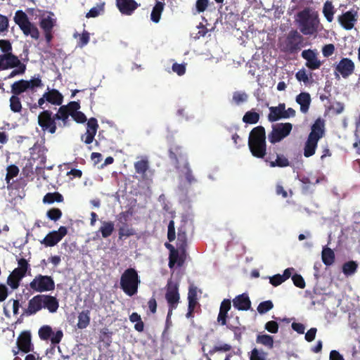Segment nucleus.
I'll return each instance as SVG.
<instances>
[{"label":"nucleus","mask_w":360,"mask_h":360,"mask_svg":"<svg viewBox=\"0 0 360 360\" xmlns=\"http://www.w3.org/2000/svg\"><path fill=\"white\" fill-rule=\"evenodd\" d=\"M309 7L299 11L295 18L297 27L302 35L316 36L320 25V20L317 15L311 13Z\"/></svg>","instance_id":"1"},{"label":"nucleus","mask_w":360,"mask_h":360,"mask_svg":"<svg viewBox=\"0 0 360 360\" xmlns=\"http://www.w3.org/2000/svg\"><path fill=\"white\" fill-rule=\"evenodd\" d=\"M280 49L283 52L295 54L307 45L304 36L297 30H291L283 40L279 42Z\"/></svg>","instance_id":"2"},{"label":"nucleus","mask_w":360,"mask_h":360,"mask_svg":"<svg viewBox=\"0 0 360 360\" xmlns=\"http://www.w3.org/2000/svg\"><path fill=\"white\" fill-rule=\"evenodd\" d=\"M140 283L138 273L134 268L127 269L120 277V288L126 295L130 297L137 293Z\"/></svg>","instance_id":"3"},{"label":"nucleus","mask_w":360,"mask_h":360,"mask_svg":"<svg viewBox=\"0 0 360 360\" xmlns=\"http://www.w3.org/2000/svg\"><path fill=\"white\" fill-rule=\"evenodd\" d=\"M0 49L4 53L0 55V70L11 69L18 64L19 58L12 53V46L8 40H0Z\"/></svg>","instance_id":"4"},{"label":"nucleus","mask_w":360,"mask_h":360,"mask_svg":"<svg viewBox=\"0 0 360 360\" xmlns=\"http://www.w3.org/2000/svg\"><path fill=\"white\" fill-rule=\"evenodd\" d=\"M14 21L19 26L25 35H30L31 37L34 39H39V32L38 28L29 20L25 12L21 10L17 11L15 13Z\"/></svg>","instance_id":"5"},{"label":"nucleus","mask_w":360,"mask_h":360,"mask_svg":"<svg viewBox=\"0 0 360 360\" xmlns=\"http://www.w3.org/2000/svg\"><path fill=\"white\" fill-rule=\"evenodd\" d=\"M165 299L168 304L167 319L172 314L174 309H176L180 300L179 292V284L172 280H169L166 286Z\"/></svg>","instance_id":"6"},{"label":"nucleus","mask_w":360,"mask_h":360,"mask_svg":"<svg viewBox=\"0 0 360 360\" xmlns=\"http://www.w3.org/2000/svg\"><path fill=\"white\" fill-rule=\"evenodd\" d=\"M271 131L268 134V139L271 143H276L290 135L292 124L290 122H281L273 124Z\"/></svg>","instance_id":"7"},{"label":"nucleus","mask_w":360,"mask_h":360,"mask_svg":"<svg viewBox=\"0 0 360 360\" xmlns=\"http://www.w3.org/2000/svg\"><path fill=\"white\" fill-rule=\"evenodd\" d=\"M38 124L44 132L55 134L57 129L55 114L49 110H44L38 115Z\"/></svg>","instance_id":"8"},{"label":"nucleus","mask_w":360,"mask_h":360,"mask_svg":"<svg viewBox=\"0 0 360 360\" xmlns=\"http://www.w3.org/2000/svg\"><path fill=\"white\" fill-rule=\"evenodd\" d=\"M30 287L35 292H48L55 289V282L50 276L38 274L30 283Z\"/></svg>","instance_id":"9"},{"label":"nucleus","mask_w":360,"mask_h":360,"mask_svg":"<svg viewBox=\"0 0 360 360\" xmlns=\"http://www.w3.org/2000/svg\"><path fill=\"white\" fill-rule=\"evenodd\" d=\"M39 337L41 340H51L52 345H56L58 344L63 337V333L60 330L54 333L52 328L49 325L42 326L38 331Z\"/></svg>","instance_id":"10"},{"label":"nucleus","mask_w":360,"mask_h":360,"mask_svg":"<svg viewBox=\"0 0 360 360\" xmlns=\"http://www.w3.org/2000/svg\"><path fill=\"white\" fill-rule=\"evenodd\" d=\"M355 64L349 58H342L335 67V72L337 77L340 75L347 79L354 72Z\"/></svg>","instance_id":"11"},{"label":"nucleus","mask_w":360,"mask_h":360,"mask_svg":"<svg viewBox=\"0 0 360 360\" xmlns=\"http://www.w3.org/2000/svg\"><path fill=\"white\" fill-rule=\"evenodd\" d=\"M319 53L316 49L304 50L301 56L306 60L305 66L311 70L319 69L322 65V62L318 58Z\"/></svg>","instance_id":"12"},{"label":"nucleus","mask_w":360,"mask_h":360,"mask_svg":"<svg viewBox=\"0 0 360 360\" xmlns=\"http://www.w3.org/2000/svg\"><path fill=\"white\" fill-rule=\"evenodd\" d=\"M67 233V228L61 226L58 231L49 233L41 243L46 247H53L59 243Z\"/></svg>","instance_id":"13"},{"label":"nucleus","mask_w":360,"mask_h":360,"mask_svg":"<svg viewBox=\"0 0 360 360\" xmlns=\"http://www.w3.org/2000/svg\"><path fill=\"white\" fill-rule=\"evenodd\" d=\"M338 20L344 29L351 30L357 22L358 12L354 9H351L339 15Z\"/></svg>","instance_id":"14"},{"label":"nucleus","mask_w":360,"mask_h":360,"mask_svg":"<svg viewBox=\"0 0 360 360\" xmlns=\"http://www.w3.org/2000/svg\"><path fill=\"white\" fill-rule=\"evenodd\" d=\"M18 349L24 353H28L34 349L31 342V333L29 330H24L20 333L17 339Z\"/></svg>","instance_id":"15"},{"label":"nucleus","mask_w":360,"mask_h":360,"mask_svg":"<svg viewBox=\"0 0 360 360\" xmlns=\"http://www.w3.org/2000/svg\"><path fill=\"white\" fill-rule=\"evenodd\" d=\"M98 128V124L97 120L94 117L90 118L87 121L86 124V131L82 136V140L84 141L86 144H90L93 142L95 135L96 134Z\"/></svg>","instance_id":"16"},{"label":"nucleus","mask_w":360,"mask_h":360,"mask_svg":"<svg viewBox=\"0 0 360 360\" xmlns=\"http://www.w3.org/2000/svg\"><path fill=\"white\" fill-rule=\"evenodd\" d=\"M41 294L34 296L28 301L27 308L24 309L22 315L29 316L36 314L42 309Z\"/></svg>","instance_id":"17"},{"label":"nucleus","mask_w":360,"mask_h":360,"mask_svg":"<svg viewBox=\"0 0 360 360\" xmlns=\"http://www.w3.org/2000/svg\"><path fill=\"white\" fill-rule=\"evenodd\" d=\"M169 157L174 162L176 169H180V162L185 163L187 158L182 147L179 146H173L169 150Z\"/></svg>","instance_id":"18"},{"label":"nucleus","mask_w":360,"mask_h":360,"mask_svg":"<svg viewBox=\"0 0 360 360\" xmlns=\"http://www.w3.org/2000/svg\"><path fill=\"white\" fill-rule=\"evenodd\" d=\"M116 6L122 15H131L139 4L135 0H116Z\"/></svg>","instance_id":"19"},{"label":"nucleus","mask_w":360,"mask_h":360,"mask_svg":"<svg viewBox=\"0 0 360 360\" xmlns=\"http://www.w3.org/2000/svg\"><path fill=\"white\" fill-rule=\"evenodd\" d=\"M325 134V122L321 118H318L311 127V131L308 138L319 141Z\"/></svg>","instance_id":"20"},{"label":"nucleus","mask_w":360,"mask_h":360,"mask_svg":"<svg viewBox=\"0 0 360 360\" xmlns=\"http://www.w3.org/2000/svg\"><path fill=\"white\" fill-rule=\"evenodd\" d=\"M186 258V250L179 249L176 247V250L174 252L169 255V264L168 266L170 269L174 267L176 264L178 266H182Z\"/></svg>","instance_id":"21"},{"label":"nucleus","mask_w":360,"mask_h":360,"mask_svg":"<svg viewBox=\"0 0 360 360\" xmlns=\"http://www.w3.org/2000/svg\"><path fill=\"white\" fill-rule=\"evenodd\" d=\"M134 166L136 173L139 174L143 181L149 179L148 172H150V164L147 158H143L135 162Z\"/></svg>","instance_id":"22"},{"label":"nucleus","mask_w":360,"mask_h":360,"mask_svg":"<svg viewBox=\"0 0 360 360\" xmlns=\"http://www.w3.org/2000/svg\"><path fill=\"white\" fill-rule=\"evenodd\" d=\"M285 104L279 103L278 106H272L269 108V113L268 115V120L271 122H276L281 119H285Z\"/></svg>","instance_id":"23"},{"label":"nucleus","mask_w":360,"mask_h":360,"mask_svg":"<svg viewBox=\"0 0 360 360\" xmlns=\"http://www.w3.org/2000/svg\"><path fill=\"white\" fill-rule=\"evenodd\" d=\"M42 309H46L50 313H55L59 307L58 300L56 297L50 295L41 294Z\"/></svg>","instance_id":"24"},{"label":"nucleus","mask_w":360,"mask_h":360,"mask_svg":"<svg viewBox=\"0 0 360 360\" xmlns=\"http://www.w3.org/2000/svg\"><path fill=\"white\" fill-rule=\"evenodd\" d=\"M233 305L238 310L247 311L251 307V302L248 295L243 293L233 300Z\"/></svg>","instance_id":"25"},{"label":"nucleus","mask_w":360,"mask_h":360,"mask_svg":"<svg viewBox=\"0 0 360 360\" xmlns=\"http://www.w3.org/2000/svg\"><path fill=\"white\" fill-rule=\"evenodd\" d=\"M264 141H266V131L264 127L257 126L253 128L250 133L248 143Z\"/></svg>","instance_id":"26"},{"label":"nucleus","mask_w":360,"mask_h":360,"mask_svg":"<svg viewBox=\"0 0 360 360\" xmlns=\"http://www.w3.org/2000/svg\"><path fill=\"white\" fill-rule=\"evenodd\" d=\"M252 155L257 158H264L266 154V144L264 142L248 143Z\"/></svg>","instance_id":"27"},{"label":"nucleus","mask_w":360,"mask_h":360,"mask_svg":"<svg viewBox=\"0 0 360 360\" xmlns=\"http://www.w3.org/2000/svg\"><path fill=\"white\" fill-rule=\"evenodd\" d=\"M176 247L182 250L187 248V228L185 222L178 228Z\"/></svg>","instance_id":"28"},{"label":"nucleus","mask_w":360,"mask_h":360,"mask_svg":"<svg viewBox=\"0 0 360 360\" xmlns=\"http://www.w3.org/2000/svg\"><path fill=\"white\" fill-rule=\"evenodd\" d=\"M44 98L47 102L56 105H60L63 101V96L54 89L45 92Z\"/></svg>","instance_id":"29"},{"label":"nucleus","mask_w":360,"mask_h":360,"mask_svg":"<svg viewBox=\"0 0 360 360\" xmlns=\"http://www.w3.org/2000/svg\"><path fill=\"white\" fill-rule=\"evenodd\" d=\"M311 96L307 92H302L296 96V102L300 105V111L307 113L311 103Z\"/></svg>","instance_id":"30"},{"label":"nucleus","mask_w":360,"mask_h":360,"mask_svg":"<svg viewBox=\"0 0 360 360\" xmlns=\"http://www.w3.org/2000/svg\"><path fill=\"white\" fill-rule=\"evenodd\" d=\"M70 116H71L70 113L60 106L58 108V112L55 114L56 121H60L58 124V127H66L70 126Z\"/></svg>","instance_id":"31"},{"label":"nucleus","mask_w":360,"mask_h":360,"mask_svg":"<svg viewBox=\"0 0 360 360\" xmlns=\"http://www.w3.org/2000/svg\"><path fill=\"white\" fill-rule=\"evenodd\" d=\"M56 25V19L50 15L41 18L39 21V26L44 32L53 31Z\"/></svg>","instance_id":"32"},{"label":"nucleus","mask_w":360,"mask_h":360,"mask_svg":"<svg viewBox=\"0 0 360 360\" xmlns=\"http://www.w3.org/2000/svg\"><path fill=\"white\" fill-rule=\"evenodd\" d=\"M90 311L83 310L79 313L77 326L79 329L86 328L90 323Z\"/></svg>","instance_id":"33"},{"label":"nucleus","mask_w":360,"mask_h":360,"mask_svg":"<svg viewBox=\"0 0 360 360\" xmlns=\"http://www.w3.org/2000/svg\"><path fill=\"white\" fill-rule=\"evenodd\" d=\"M27 80L20 79L15 82L11 85V92L13 95L18 96L28 89Z\"/></svg>","instance_id":"34"},{"label":"nucleus","mask_w":360,"mask_h":360,"mask_svg":"<svg viewBox=\"0 0 360 360\" xmlns=\"http://www.w3.org/2000/svg\"><path fill=\"white\" fill-rule=\"evenodd\" d=\"M136 234L135 230L128 224H122L119 225L118 235L119 239L127 238Z\"/></svg>","instance_id":"35"},{"label":"nucleus","mask_w":360,"mask_h":360,"mask_svg":"<svg viewBox=\"0 0 360 360\" xmlns=\"http://www.w3.org/2000/svg\"><path fill=\"white\" fill-rule=\"evenodd\" d=\"M318 142L319 141H317L307 138L304 148V155L306 158H309L314 155L317 148Z\"/></svg>","instance_id":"36"},{"label":"nucleus","mask_w":360,"mask_h":360,"mask_svg":"<svg viewBox=\"0 0 360 360\" xmlns=\"http://www.w3.org/2000/svg\"><path fill=\"white\" fill-rule=\"evenodd\" d=\"M165 7V3L161 1H157L155 6L153 8L150 19L153 22L158 23L161 17V14Z\"/></svg>","instance_id":"37"},{"label":"nucleus","mask_w":360,"mask_h":360,"mask_svg":"<svg viewBox=\"0 0 360 360\" xmlns=\"http://www.w3.org/2000/svg\"><path fill=\"white\" fill-rule=\"evenodd\" d=\"M114 229V223L112 221H103L98 231L101 233L103 238H106L112 235Z\"/></svg>","instance_id":"38"},{"label":"nucleus","mask_w":360,"mask_h":360,"mask_svg":"<svg viewBox=\"0 0 360 360\" xmlns=\"http://www.w3.org/2000/svg\"><path fill=\"white\" fill-rule=\"evenodd\" d=\"M64 198L58 192L47 193L43 198V202L45 204H52L55 202H62Z\"/></svg>","instance_id":"39"},{"label":"nucleus","mask_w":360,"mask_h":360,"mask_svg":"<svg viewBox=\"0 0 360 360\" xmlns=\"http://www.w3.org/2000/svg\"><path fill=\"white\" fill-rule=\"evenodd\" d=\"M322 261L326 266H330L334 263L335 253L329 248H324L322 250Z\"/></svg>","instance_id":"40"},{"label":"nucleus","mask_w":360,"mask_h":360,"mask_svg":"<svg viewBox=\"0 0 360 360\" xmlns=\"http://www.w3.org/2000/svg\"><path fill=\"white\" fill-rule=\"evenodd\" d=\"M259 114L253 110L248 111L243 117V122L245 124H257L259 120Z\"/></svg>","instance_id":"41"},{"label":"nucleus","mask_w":360,"mask_h":360,"mask_svg":"<svg viewBox=\"0 0 360 360\" xmlns=\"http://www.w3.org/2000/svg\"><path fill=\"white\" fill-rule=\"evenodd\" d=\"M323 13L326 20L330 22L333 20L335 8L331 1H326L323 4Z\"/></svg>","instance_id":"42"},{"label":"nucleus","mask_w":360,"mask_h":360,"mask_svg":"<svg viewBox=\"0 0 360 360\" xmlns=\"http://www.w3.org/2000/svg\"><path fill=\"white\" fill-rule=\"evenodd\" d=\"M129 320L132 323H136L134 325V328L138 332H143L144 329V323L141 320V316L136 313L133 312L129 316Z\"/></svg>","instance_id":"43"},{"label":"nucleus","mask_w":360,"mask_h":360,"mask_svg":"<svg viewBox=\"0 0 360 360\" xmlns=\"http://www.w3.org/2000/svg\"><path fill=\"white\" fill-rule=\"evenodd\" d=\"M290 162L288 159L283 155L276 154L274 161H271V167H285L289 166Z\"/></svg>","instance_id":"44"},{"label":"nucleus","mask_w":360,"mask_h":360,"mask_svg":"<svg viewBox=\"0 0 360 360\" xmlns=\"http://www.w3.org/2000/svg\"><path fill=\"white\" fill-rule=\"evenodd\" d=\"M181 172L184 174L185 178L189 184L196 182V179L193 175L192 170L189 167L188 161H185V163L183 165Z\"/></svg>","instance_id":"45"},{"label":"nucleus","mask_w":360,"mask_h":360,"mask_svg":"<svg viewBox=\"0 0 360 360\" xmlns=\"http://www.w3.org/2000/svg\"><path fill=\"white\" fill-rule=\"evenodd\" d=\"M357 266L358 265L354 261L345 262L342 265V272L347 276L352 275L356 272Z\"/></svg>","instance_id":"46"},{"label":"nucleus","mask_w":360,"mask_h":360,"mask_svg":"<svg viewBox=\"0 0 360 360\" xmlns=\"http://www.w3.org/2000/svg\"><path fill=\"white\" fill-rule=\"evenodd\" d=\"M10 108L14 112H20L22 110V105L18 96L13 95L10 98Z\"/></svg>","instance_id":"47"},{"label":"nucleus","mask_w":360,"mask_h":360,"mask_svg":"<svg viewBox=\"0 0 360 360\" xmlns=\"http://www.w3.org/2000/svg\"><path fill=\"white\" fill-rule=\"evenodd\" d=\"M63 108H64L70 115L72 116L75 112L79 111L80 108V104L77 101H70L67 105H60Z\"/></svg>","instance_id":"48"},{"label":"nucleus","mask_w":360,"mask_h":360,"mask_svg":"<svg viewBox=\"0 0 360 360\" xmlns=\"http://www.w3.org/2000/svg\"><path fill=\"white\" fill-rule=\"evenodd\" d=\"M43 85L44 84L39 75H37V77H32L30 80H27V86L28 89L30 90H34L35 88L42 87Z\"/></svg>","instance_id":"49"},{"label":"nucleus","mask_w":360,"mask_h":360,"mask_svg":"<svg viewBox=\"0 0 360 360\" xmlns=\"http://www.w3.org/2000/svg\"><path fill=\"white\" fill-rule=\"evenodd\" d=\"M16 68L17 69L13 70L8 75V77H5V79H10L15 75H22L25 73L26 70V65L21 63V61L19 60V63L17 65L14 66L13 68Z\"/></svg>","instance_id":"50"},{"label":"nucleus","mask_w":360,"mask_h":360,"mask_svg":"<svg viewBox=\"0 0 360 360\" xmlns=\"http://www.w3.org/2000/svg\"><path fill=\"white\" fill-rule=\"evenodd\" d=\"M273 302L271 300H266L260 302L257 309L260 314H264L269 311V310H271V309H273Z\"/></svg>","instance_id":"51"},{"label":"nucleus","mask_w":360,"mask_h":360,"mask_svg":"<svg viewBox=\"0 0 360 360\" xmlns=\"http://www.w3.org/2000/svg\"><path fill=\"white\" fill-rule=\"evenodd\" d=\"M257 342L271 348L274 345L273 338L269 335H259L257 338Z\"/></svg>","instance_id":"52"},{"label":"nucleus","mask_w":360,"mask_h":360,"mask_svg":"<svg viewBox=\"0 0 360 360\" xmlns=\"http://www.w3.org/2000/svg\"><path fill=\"white\" fill-rule=\"evenodd\" d=\"M19 173V169L16 165H12L7 167V173L6 176V181L9 184L11 180L17 176Z\"/></svg>","instance_id":"53"},{"label":"nucleus","mask_w":360,"mask_h":360,"mask_svg":"<svg viewBox=\"0 0 360 360\" xmlns=\"http://www.w3.org/2000/svg\"><path fill=\"white\" fill-rule=\"evenodd\" d=\"M62 214V211L59 208H51L46 212L47 217L55 221L60 219Z\"/></svg>","instance_id":"54"},{"label":"nucleus","mask_w":360,"mask_h":360,"mask_svg":"<svg viewBox=\"0 0 360 360\" xmlns=\"http://www.w3.org/2000/svg\"><path fill=\"white\" fill-rule=\"evenodd\" d=\"M248 100V95L244 92L236 91L233 95V101L236 104L239 105Z\"/></svg>","instance_id":"55"},{"label":"nucleus","mask_w":360,"mask_h":360,"mask_svg":"<svg viewBox=\"0 0 360 360\" xmlns=\"http://www.w3.org/2000/svg\"><path fill=\"white\" fill-rule=\"evenodd\" d=\"M21 280L18 279L17 277H15L14 275L11 273V274L7 278V284L13 289H17L20 283Z\"/></svg>","instance_id":"56"},{"label":"nucleus","mask_w":360,"mask_h":360,"mask_svg":"<svg viewBox=\"0 0 360 360\" xmlns=\"http://www.w3.org/2000/svg\"><path fill=\"white\" fill-rule=\"evenodd\" d=\"M226 327L233 332L235 338L238 340L241 338V335L245 330V327L235 326L231 324L226 325Z\"/></svg>","instance_id":"57"},{"label":"nucleus","mask_w":360,"mask_h":360,"mask_svg":"<svg viewBox=\"0 0 360 360\" xmlns=\"http://www.w3.org/2000/svg\"><path fill=\"white\" fill-rule=\"evenodd\" d=\"M295 77L299 82H303L304 84L309 82V78L306 72V70L304 68L296 72Z\"/></svg>","instance_id":"58"},{"label":"nucleus","mask_w":360,"mask_h":360,"mask_svg":"<svg viewBox=\"0 0 360 360\" xmlns=\"http://www.w3.org/2000/svg\"><path fill=\"white\" fill-rule=\"evenodd\" d=\"M210 0H196L195 9L198 13H203L209 6Z\"/></svg>","instance_id":"59"},{"label":"nucleus","mask_w":360,"mask_h":360,"mask_svg":"<svg viewBox=\"0 0 360 360\" xmlns=\"http://www.w3.org/2000/svg\"><path fill=\"white\" fill-rule=\"evenodd\" d=\"M176 233H175V226L174 221L171 220L168 224V230H167V238L169 242H172L175 240Z\"/></svg>","instance_id":"60"},{"label":"nucleus","mask_w":360,"mask_h":360,"mask_svg":"<svg viewBox=\"0 0 360 360\" xmlns=\"http://www.w3.org/2000/svg\"><path fill=\"white\" fill-rule=\"evenodd\" d=\"M292 280L294 285L300 288H304L305 287V281L303 277L300 274H295L292 276Z\"/></svg>","instance_id":"61"},{"label":"nucleus","mask_w":360,"mask_h":360,"mask_svg":"<svg viewBox=\"0 0 360 360\" xmlns=\"http://www.w3.org/2000/svg\"><path fill=\"white\" fill-rule=\"evenodd\" d=\"M335 48L333 44H328L323 46L322 53L326 58H328L332 56L335 52Z\"/></svg>","instance_id":"62"},{"label":"nucleus","mask_w":360,"mask_h":360,"mask_svg":"<svg viewBox=\"0 0 360 360\" xmlns=\"http://www.w3.org/2000/svg\"><path fill=\"white\" fill-rule=\"evenodd\" d=\"M265 329L271 333H276L278 331V324L276 321H269L266 323Z\"/></svg>","instance_id":"63"},{"label":"nucleus","mask_w":360,"mask_h":360,"mask_svg":"<svg viewBox=\"0 0 360 360\" xmlns=\"http://www.w3.org/2000/svg\"><path fill=\"white\" fill-rule=\"evenodd\" d=\"M265 354L264 352H259L257 349L255 348L251 352L250 360H266Z\"/></svg>","instance_id":"64"}]
</instances>
